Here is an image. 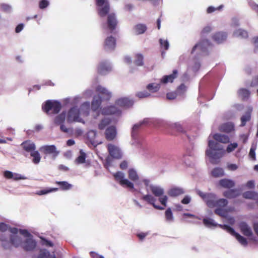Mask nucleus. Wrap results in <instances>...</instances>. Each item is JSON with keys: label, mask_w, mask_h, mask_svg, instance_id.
<instances>
[{"label": "nucleus", "mask_w": 258, "mask_h": 258, "mask_svg": "<svg viewBox=\"0 0 258 258\" xmlns=\"http://www.w3.org/2000/svg\"><path fill=\"white\" fill-rule=\"evenodd\" d=\"M219 184L223 188L230 189L233 187L235 183V182L231 179L224 178L219 180Z\"/></svg>", "instance_id": "f3484780"}, {"label": "nucleus", "mask_w": 258, "mask_h": 258, "mask_svg": "<svg viewBox=\"0 0 258 258\" xmlns=\"http://www.w3.org/2000/svg\"><path fill=\"white\" fill-rule=\"evenodd\" d=\"M243 197L245 199L257 200L258 199V194L254 191H248L243 194Z\"/></svg>", "instance_id": "72a5a7b5"}, {"label": "nucleus", "mask_w": 258, "mask_h": 258, "mask_svg": "<svg viewBox=\"0 0 258 258\" xmlns=\"http://www.w3.org/2000/svg\"><path fill=\"white\" fill-rule=\"evenodd\" d=\"M30 156L32 157V162L35 164H38L41 160V156L38 151H34L30 153Z\"/></svg>", "instance_id": "2f4dec72"}, {"label": "nucleus", "mask_w": 258, "mask_h": 258, "mask_svg": "<svg viewBox=\"0 0 258 258\" xmlns=\"http://www.w3.org/2000/svg\"><path fill=\"white\" fill-rule=\"evenodd\" d=\"M61 108L60 103L57 101L47 100L42 105V108L47 114H55L58 113Z\"/></svg>", "instance_id": "f03ea898"}, {"label": "nucleus", "mask_w": 258, "mask_h": 258, "mask_svg": "<svg viewBox=\"0 0 258 258\" xmlns=\"http://www.w3.org/2000/svg\"><path fill=\"white\" fill-rule=\"evenodd\" d=\"M87 138L90 140H94L96 136V132L94 130H90L87 134Z\"/></svg>", "instance_id": "13d9d810"}, {"label": "nucleus", "mask_w": 258, "mask_h": 258, "mask_svg": "<svg viewBox=\"0 0 258 258\" xmlns=\"http://www.w3.org/2000/svg\"><path fill=\"white\" fill-rule=\"evenodd\" d=\"M178 95V94L177 92H169L166 94V97L167 99L168 100H173L175 99Z\"/></svg>", "instance_id": "0e129e2a"}, {"label": "nucleus", "mask_w": 258, "mask_h": 258, "mask_svg": "<svg viewBox=\"0 0 258 258\" xmlns=\"http://www.w3.org/2000/svg\"><path fill=\"white\" fill-rule=\"evenodd\" d=\"M107 24L108 29L111 32L116 29L118 21L116 19V15L114 13L107 14Z\"/></svg>", "instance_id": "0eeeda50"}, {"label": "nucleus", "mask_w": 258, "mask_h": 258, "mask_svg": "<svg viewBox=\"0 0 258 258\" xmlns=\"http://www.w3.org/2000/svg\"><path fill=\"white\" fill-rule=\"evenodd\" d=\"M223 195L227 199H231L238 197L240 195V192L237 189H230L225 191Z\"/></svg>", "instance_id": "a211bd4d"}, {"label": "nucleus", "mask_w": 258, "mask_h": 258, "mask_svg": "<svg viewBox=\"0 0 258 258\" xmlns=\"http://www.w3.org/2000/svg\"><path fill=\"white\" fill-rule=\"evenodd\" d=\"M238 241L243 246H246L247 244V241L246 239L240 235L239 233H237L234 235Z\"/></svg>", "instance_id": "a18cd8bd"}, {"label": "nucleus", "mask_w": 258, "mask_h": 258, "mask_svg": "<svg viewBox=\"0 0 258 258\" xmlns=\"http://www.w3.org/2000/svg\"><path fill=\"white\" fill-rule=\"evenodd\" d=\"M110 123V120L109 118H105L102 119L98 124L99 129L103 130L107 125Z\"/></svg>", "instance_id": "09e8293b"}, {"label": "nucleus", "mask_w": 258, "mask_h": 258, "mask_svg": "<svg viewBox=\"0 0 258 258\" xmlns=\"http://www.w3.org/2000/svg\"><path fill=\"white\" fill-rule=\"evenodd\" d=\"M50 256V253L48 251L46 250H41L38 255V258H49Z\"/></svg>", "instance_id": "052dcab7"}, {"label": "nucleus", "mask_w": 258, "mask_h": 258, "mask_svg": "<svg viewBox=\"0 0 258 258\" xmlns=\"http://www.w3.org/2000/svg\"><path fill=\"white\" fill-rule=\"evenodd\" d=\"M56 184L60 186V188L62 190H67L72 187V185L69 183L67 181H56Z\"/></svg>", "instance_id": "4c0bfd02"}, {"label": "nucleus", "mask_w": 258, "mask_h": 258, "mask_svg": "<svg viewBox=\"0 0 258 258\" xmlns=\"http://www.w3.org/2000/svg\"><path fill=\"white\" fill-rule=\"evenodd\" d=\"M134 62L137 66H143L144 65L143 55L141 53L136 54Z\"/></svg>", "instance_id": "c756f323"}, {"label": "nucleus", "mask_w": 258, "mask_h": 258, "mask_svg": "<svg viewBox=\"0 0 258 258\" xmlns=\"http://www.w3.org/2000/svg\"><path fill=\"white\" fill-rule=\"evenodd\" d=\"M183 189L179 187H174L171 188L168 191V194L170 197H177L184 194Z\"/></svg>", "instance_id": "cd10ccee"}, {"label": "nucleus", "mask_w": 258, "mask_h": 258, "mask_svg": "<svg viewBox=\"0 0 258 258\" xmlns=\"http://www.w3.org/2000/svg\"><path fill=\"white\" fill-rule=\"evenodd\" d=\"M105 138L107 141H112L116 136V128L114 126L107 127L105 132Z\"/></svg>", "instance_id": "dca6fc26"}, {"label": "nucleus", "mask_w": 258, "mask_h": 258, "mask_svg": "<svg viewBox=\"0 0 258 258\" xmlns=\"http://www.w3.org/2000/svg\"><path fill=\"white\" fill-rule=\"evenodd\" d=\"M97 70L99 74L105 75L111 71V67L106 61H102L98 65Z\"/></svg>", "instance_id": "1a4fd4ad"}, {"label": "nucleus", "mask_w": 258, "mask_h": 258, "mask_svg": "<svg viewBox=\"0 0 258 258\" xmlns=\"http://www.w3.org/2000/svg\"><path fill=\"white\" fill-rule=\"evenodd\" d=\"M96 91L99 94L102 95L106 100H109L111 97V93L106 88L101 86H98L96 87Z\"/></svg>", "instance_id": "393cba45"}, {"label": "nucleus", "mask_w": 258, "mask_h": 258, "mask_svg": "<svg viewBox=\"0 0 258 258\" xmlns=\"http://www.w3.org/2000/svg\"><path fill=\"white\" fill-rule=\"evenodd\" d=\"M102 102V99L100 97L94 98L91 104V108L93 111H95L100 107Z\"/></svg>", "instance_id": "7c9ffc66"}, {"label": "nucleus", "mask_w": 258, "mask_h": 258, "mask_svg": "<svg viewBox=\"0 0 258 258\" xmlns=\"http://www.w3.org/2000/svg\"><path fill=\"white\" fill-rule=\"evenodd\" d=\"M177 73L178 71L177 70H173V73L172 74L167 76H164L162 78L161 82L164 84H166L168 82H173L174 79L177 77Z\"/></svg>", "instance_id": "5701e85b"}, {"label": "nucleus", "mask_w": 258, "mask_h": 258, "mask_svg": "<svg viewBox=\"0 0 258 258\" xmlns=\"http://www.w3.org/2000/svg\"><path fill=\"white\" fill-rule=\"evenodd\" d=\"M97 7L98 14L100 17H104L109 13L110 9V4L108 0H95Z\"/></svg>", "instance_id": "7ed1b4c3"}, {"label": "nucleus", "mask_w": 258, "mask_h": 258, "mask_svg": "<svg viewBox=\"0 0 258 258\" xmlns=\"http://www.w3.org/2000/svg\"><path fill=\"white\" fill-rule=\"evenodd\" d=\"M216 195L215 194L208 193L205 202L209 208H212L215 207V203H216Z\"/></svg>", "instance_id": "6ab92c4d"}, {"label": "nucleus", "mask_w": 258, "mask_h": 258, "mask_svg": "<svg viewBox=\"0 0 258 258\" xmlns=\"http://www.w3.org/2000/svg\"><path fill=\"white\" fill-rule=\"evenodd\" d=\"M86 158V154L82 150H80V155L76 159L75 162L78 164L84 163L85 162Z\"/></svg>", "instance_id": "ea45409f"}, {"label": "nucleus", "mask_w": 258, "mask_h": 258, "mask_svg": "<svg viewBox=\"0 0 258 258\" xmlns=\"http://www.w3.org/2000/svg\"><path fill=\"white\" fill-rule=\"evenodd\" d=\"M213 138L216 141L224 144H226L229 142V138L226 135H221L220 134H215L213 136Z\"/></svg>", "instance_id": "bb28decb"}, {"label": "nucleus", "mask_w": 258, "mask_h": 258, "mask_svg": "<svg viewBox=\"0 0 258 258\" xmlns=\"http://www.w3.org/2000/svg\"><path fill=\"white\" fill-rule=\"evenodd\" d=\"M121 112V110L115 105L108 106L101 109V114L103 115H120Z\"/></svg>", "instance_id": "9d476101"}, {"label": "nucleus", "mask_w": 258, "mask_h": 258, "mask_svg": "<svg viewBox=\"0 0 258 258\" xmlns=\"http://www.w3.org/2000/svg\"><path fill=\"white\" fill-rule=\"evenodd\" d=\"M159 42L162 47H163L165 50H167L169 48V43L167 40H165L162 39H160Z\"/></svg>", "instance_id": "e2e57ef3"}, {"label": "nucleus", "mask_w": 258, "mask_h": 258, "mask_svg": "<svg viewBox=\"0 0 258 258\" xmlns=\"http://www.w3.org/2000/svg\"><path fill=\"white\" fill-rule=\"evenodd\" d=\"M228 204V201L225 199H220L216 200V203H215V207L217 208H224Z\"/></svg>", "instance_id": "a19ab883"}, {"label": "nucleus", "mask_w": 258, "mask_h": 258, "mask_svg": "<svg viewBox=\"0 0 258 258\" xmlns=\"http://www.w3.org/2000/svg\"><path fill=\"white\" fill-rule=\"evenodd\" d=\"M226 38L227 34L222 32H217L213 36V39L218 43H221L225 40Z\"/></svg>", "instance_id": "a878e982"}, {"label": "nucleus", "mask_w": 258, "mask_h": 258, "mask_svg": "<svg viewBox=\"0 0 258 258\" xmlns=\"http://www.w3.org/2000/svg\"><path fill=\"white\" fill-rule=\"evenodd\" d=\"M150 95V93L146 91L138 92L136 94V96L140 99L147 98Z\"/></svg>", "instance_id": "603ef678"}, {"label": "nucleus", "mask_w": 258, "mask_h": 258, "mask_svg": "<svg viewBox=\"0 0 258 258\" xmlns=\"http://www.w3.org/2000/svg\"><path fill=\"white\" fill-rule=\"evenodd\" d=\"M219 130L222 132L229 133L234 130V126L231 122L225 123L219 126Z\"/></svg>", "instance_id": "b1692460"}, {"label": "nucleus", "mask_w": 258, "mask_h": 258, "mask_svg": "<svg viewBox=\"0 0 258 258\" xmlns=\"http://www.w3.org/2000/svg\"><path fill=\"white\" fill-rule=\"evenodd\" d=\"M21 146L23 149L27 152H33L36 149V146L34 143L31 141L28 140L23 142Z\"/></svg>", "instance_id": "aec40b11"}, {"label": "nucleus", "mask_w": 258, "mask_h": 258, "mask_svg": "<svg viewBox=\"0 0 258 258\" xmlns=\"http://www.w3.org/2000/svg\"><path fill=\"white\" fill-rule=\"evenodd\" d=\"M9 230L12 235H16L18 233V230L16 228H10L7 224L4 223H0V231L2 232H5L6 231ZM6 235H10V234H7L5 233ZM12 234H11V235Z\"/></svg>", "instance_id": "412c9836"}, {"label": "nucleus", "mask_w": 258, "mask_h": 258, "mask_svg": "<svg viewBox=\"0 0 258 258\" xmlns=\"http://www.w3.org/2000/svg\"><path fill=\"white\" fill-rule=\"evenodd\" d=\"M107 147L109 154L112 157L116 159H119L121 157V153L118 147L113 144H109Z\"/></svg>", "instance_id": "9b49d317"}, {"label": "nucleus", "mask_w": 258, "mask_h": 258, "mask_svg": "<svg viewBox=\"0 0 258 258\" xmlns=\"http://www.w3.org/2000/svg\"><path fill=\"white\" fill-rule=\"evenodd\" d=\"M219 226L221 228H222L223 229L225 230L228 233H229L232 235L234 236L236 232L235 231L233 228L231 227L229 225H219Z\"/></svg>", "instance_id": "8fccbe9b"}, {"label": "nucleus", "mask_w": 258, "mask_h": 258, "mask_svg": "<svg viewBox=\"0 0 258 258\" xmlns=\"http://www.w3.org/2000/svg\"><path fill=\"white\" fill-rule=\"evenodd\" d=\"M249 94V91L246 89L242 88L238 91V95L242 99L247 98Z\"/></svg>", "instance_id": "c03bdc74"}, {"label": "nucleus", "mask_w": 258, "mask_h": 258, "mask_svg": "<svg viewBox=\"0 0 258 258\" xmlns=\"http://www.w3.org/2000/svg\"><path fill=\"white\" fill-rule=\"evenodd\" d=\"M66 117V112H62L59 115H57L54 119V123L57 125H60L64 122L65 119Z\"/></svg>", "instance_id": "c85d7f7f"}, {"label": "nucleus", "mask_w": 258, "mask_h": 258, "mask_svg": "<svg viewBox=\"0 0 258 258\" xmlns=\"http://www.w3.org/2000/svg\"><path fill=\"white\" fill-rule=\"evenodd\" d=\"M116 46V40L114 37L110 36L107 37L104 44V48L106 50H113Z\"/></svg>", "instance_id": "ddd939ff"}, {"label": "nucleus", "mask_w": 258, "mask_h": 258, "mask_svg": "<svg viewBox=\"0 0 258 258\" xmlns=\"http://www.w3.org/2000/svg\"><path fill=\"white\" fill-rule=\"evenodd\" d=\"M128 178L132 181H136L139 179L137 172L134 169H130L128 171Z\"/></svg>", "instance_id": "37998d69"}, {"label": "nucleus", "mask_w": 258, "mask_h": 258, "mask_svg": "<svg viewBox=\"0 0 258 258\" xmlns=\"http://www.w3.org/2000/svg\"><path fill=\"white\" fill-rule=\"evenodd\" d=\"M142 199L144 201H146L148 203L152 205L154 208L157 210H162L164 209V207H162L160 206L156 205L155 204V202L156 201V199L151 195H146L142 197Z\"/></svg>", "instance_id": "2eb2a0df"}, {"label": "nucleus", "mask_w": 258, "mask_h": 258, "mask_svg": "<svg viewBox=\"0 0 258 258\" xmlns=\"http://www.w3.org/2000/svg\"><path fill=\"white\" fill-rule=\"evenodd\" d=\"M165 216L166 220L167 221L171 222V221H173L174 218H173V214H172L171 209L170 208H168L166 210V211L165 212Z\"/></svg>", "instance_id": "3c124183"}, {"label": "nucleus", "mask_w": 258, "mask_h": 258, "mask_svg": "<svg viewBox=\"0 0 258 258\" xmlns=\"http://www.w3.org/2000/svg\"><path fill=\"white\" fill-rule=\"evenodd\" d=\"M239 227L241 232L243 235L246 236H251L252 235V232L251 228L245 222H242L240 224Z\"/></svg>", "instance_id": "4be33fe9"}, {"label": "nucleus", "mask_w": 258, "mask_h": 258, "mask_svg": "<svg viewBox=\"0 0 258 258\" xmlns=\"http://www.w3.org/2000/svg\"><path fill=\"white\" fill-rule=\"evenodd\" d=\"M40 150L44 154H52L53 156H56L58 152L56 151V148L54 145H46L42 146L40 148Z\"/></svg>", "instance_id": "4468645a"}, {"label": "nucleus", "mask_w": 258, "mask_h": 258, "mask_svg": "<svg viewBox=\"0 0 258 258\" xmlns=\"http://www.w3.org/2000/svg\"><path fill=\"white\" fill-rule=\"evenodd\" d=\"M203 223L208 227L216 226L217 225L215 224L213 220L210 218H205L203 220Z\"/></svg>", "instance_id": "5fc2aeb1"}, {"label": "nucleus", "mask_w": 258, "mask_h": 258, "mask_svg": "<svg viewBox=\"0 0 258 258\" xmlns=\"http://www.w3.org/2000/svg\"><path fill=\"white\" fill-rule=\"evenodd\" d=\"M113 176L115 181L118 182L122 186H126L130 188H134V184L128 180L127 179H124V174L120 171H118L113 174Z\"/></svg>", "instance_id": "423d86ee"}, {"label": "nucleus", "mask_w": 258, "mask_h": 258, "mask_svg": "<svg viewBox=\"0 0 258 258\" xmlns=\"http://www.w3.org/2000/svg\"><path fill=\"white\" fill-rule=\"evenodd\" d=\"M150 189L152 193L156 197H159V201L161 204L164 207L166 206L168 197L166 195H163L164 193V189L158 186H150Z\"/></svg>", "instance_id": "20e7f679"}, {"label": "nucleus", "mask_w": 258, "mask_h": 258, "mask_svg": "<svg viewBox=\"0 0 258 258\" xmlns=\"http://www.w3.org/2000/svg\"><path fill=\"white\" fill-rule=\"evenodd\" d=\"M67 121L68 123L73 122H84L80 117V110L77 107H72L68 111L67 117Z\"/></svg>", "instance_id": "39448f33"}, {"label": "nucleus", "mask_w": 258, "mask_h": 258, "mask_svg": "<svg viewBox=\"0 0 258 258\" xmlns=\"http://www.w3.org/2000/svg\"><path fill=\"white\" fill-rule=\"evenodd\" d=\"M135 33L137 35L144 33L147 30V27L145 25L139 24L135 26Z\"/></svg>", "instance_id": "473e14b6"}, {"label": "nucleus", "mask_w": 258, "mask_h": 258, "mask_svg": "<svg viewBox=\"0 0 258 258\" xmlns=\"http://www.w3.org/2000/svg\"><path fill=\"white\" fill-rule=\"evenodd\" d=\"M115 103L120 107L128 108L133 106L134 101L128 97H121L117 99Z\"/></svg>", "instance_id": "6e6552de"}, {"label": "nucleus", "mask_w": 258, "mask_h": 258, "mask_svg": "<svg viewBox=\"0 0 258 258\" xmlns=\"http://www.w3.org/2000/svg\"><path fill=\"white\" fill-rule=\"evenodd\" d=\"M206 154L213 160L212 162L214 163H215L214 160L216 161L222 157L223 152L222 150L212 151L211 150H207Z\"/></svg>", "instance_id": "f8f14e48"}, {"label": "nucleus", "mask_w": 258, "mask_h": 258, "mask_svg": "<svg viewBox=\"0 0 258 258\" xmlns=\"http://www.w3.org/2000/svg\"><path fill=\"white\" fill-rule=\"evenodd\" d=\"M251 119V113L250 111L246 112L245 114L241 117V126H244L245 125L246 123L249 121Z\"/></svg>", "instance_id": "c9c22d12"}, {"label": "nucleus", "mask_w": 258, "mask_h": 258, "mask_svg": "<svg viewBox=\"0 0 258 258\" xmlns=\"http://www.w3.org/2000/svg\"><path fill=\"white\" fill-rule=\"evenodd\" d=\"M223 7V5H221L219 7L216 8H214V7L210 6L208 8V9L207 10V13H209V14L212 13L214 12V11H215L216 10H220Z\"/></svg>", "instance_id": "338daca9"}, {"label": "nucleus", "mask_w": 258, "mask_h": 258, "mask_svg": "<svg viewBox=\"0 0 258 258\" xmlns=\"http://www.w3.org/2000/svg\"><path fill=\"white\" fill-rule=\"evenodd\" d=\"M58 188L56 187L46 188L45 189L37 191L36 194L39 196L46 195L51 192L56 191L58 190Z\"/></svg>", "instance_id": "58836bf2"}, {"label": "nucleus", "mask_w": 258, "mask_h": 258, "mask_svg": "<svg viewBox=\"0 0 258 258\" xmlns=\"http://www.w3.org/2000/svg\"><path fill=\"white\" fill-rule=\"evenodd\" d=\"M186 90V87L183 84H181L176 89V92L178 95H181L184 94Z\"/></svg>", "instance_id": "6e6d98bb"}, {"label": "nucleus", "mask_w": 258, "mask_h": 258, "mask_svg": "<svg viewBox=\"0 0 258 258\" xmlns=\"http://www.w3.org/2000/svg\"><path fill=\"white\" fill-rule=\"evenodd\" d=\"M160 87V86L159 84L151 83L147 85V89L152 92H156L159 90Z\"/></svg>", "instance_id": "49530a36"}, {"label": "nucleus", "mask_w": 258, "mask_h": 258, "mask_svg": "<svg viewBox=\"0 0 258 258\" xmlns=\"http://www.w3.org/2000/svg\"><path fill=\"white\" fill-rule=\"evenodd\" d=\"M214 213L221 217H224L226 215V211L222 208H217L215 211Z\"/></svg>", "instance_id": "864d4df0"}, {"label": "nucleus", "mask_w": 258, "mask_h": 258, "mask_svg": "<svg viewBox=\"0 0 258 258\" xmlns=\"http://www.w3.org/2000/svg\"><path fill=\"white\" fill-rule=\"evenodd\" d=\"M234 35L236 37H239L242 38H246L248 37L247 32L242 29H238L236 30L234 33Z\"/></svg>", "instance_id": "79ce46f5"}, {"label": "nucleus", "mask_w": 258, "mask_h": 258, "mask_svg": "<svg viewBox=\"0 0 258 258\" xmlns=\"http://www.w3.org/2000/svg\"><path fill=\"white\" fill-rule=\"evenodd\" d=\"M49 5V3L47 0H41L39 2V8L41 9L46 8Z\"/></svg>", "instance_id": "774afa93"}, {"label": "nucleus", "mask_w": 258, "mask_h": 258, "mask_svg": "<svg viewBox=\"0 0 258 258\" xmlns=\"http://www.w3.org/2000/svg\"><path fill=\"white\" fill-rule=\"evenodd\" d=\"M237 144L236 143L230 144L227 147L226 151L228 153H230L237 147Z\"/></svg>", "instance_id": "680f3d73"}, {"label": "nucleus", "mask_w": 258, "mask_h": 258, "mask_svg": "<svg viewBox=\"0 0 258 258\" xmlns=\"http://www.w3.org/2000/svg\"><path fill=\"white\" fill-rule=\"evenodd\" d=\"M203 42H199V43L195 45L191 50V53H193L196 49L199 48L200 50L202 51H204L205 49V48L203 47Z\"/></svg>", "instance_id": "bf43d9fd"}, {"label": "nucleus", "mask_w": 258, "mask_h": 258, "mask_svg": "<svg viewBox=\"0 0 258 258\" xmlns=\"http://www.w3.org/2000/svg\"><path fill=\"white\" fill-rule=\"evenodd\" d=\"M141 125L142 123H138L133 126L132 131V136L134 139H136L139 128Z\"/></svg>", "instance_id": "de8ad7c7"}, {"label": "nucleus", "mask_w": 258, "mask_h": 258, "mask_svg": "<svg viewBox=\"0 0 258 258\" xmlns=\"http://www.w3.org/2000/svg\"><path fill=\"white\" fill-rule=\"evenodd\" d=\"M212 175L214 177H219L224 175V172L222 168L216 167L213 169L211 172Z\"/></svg>", "instance_id": "f704fd0d"}, {"label": "nucleus", "mask_w": 258, "mask_h": 258, "mask_svg": "<svg viewBox=\"0 0 258 258\" xmlns=\"http://www.w3.org/2000/svg\"><path fill=\"white\" fill-rule=\"evenodd\" d=\"M209 150L212 151L222 150V148L219 146V144L212 140H209L208 142Z\"/></svg>", "instance_id": "e433bc0d"}, {"label": "nucleus", "mask_w": 258, "mask_h": 258, "mask_svg": "<svg viewBox=\"0 0 258 258\" xmlns=\"http://www.w3.org/2000/svg\"><path fill=\"white\" fill-rule=\"evenodd\" d=\"M0 241L2 242L3 247L5 249H11L12 246L15 247L22 246L25 251H31L36 246V242L32 238H27L24 242L22 239L17 235H6L5 234H1Z\"/></svg>", "instance_id": "f257e3e1"}, {"label": "nucleus", "mask_w": 258, "mask_h": 258, "mask_svg": "<svg viewBox=\"0 0 258 258\" xmlns=\"http://www.w3.org/2000/svg\"><path fill=\"white\" fill-rule=\"evenodd\" d=\"M256 150V146L252 145L250 149L249 156L253 160H255V151Z\"/></svg>", "instance_id": "69168bd1"}, {"label": "nucleus", "mask_w": 258, "mask_h": 258, "mask_svg": "<svg viewBox=\"0 0 258 258\" xmlns=\"http://www.w3.org/2000/svg\"><path fill=\"white\" fill-rule=\"evenodd\" d=\"M0 8L3 11L6 13H10L12 10L11 6L4 3L1 4Z\"/></svg>", "instance_id": "4d7b16f0"}]
</instances>
